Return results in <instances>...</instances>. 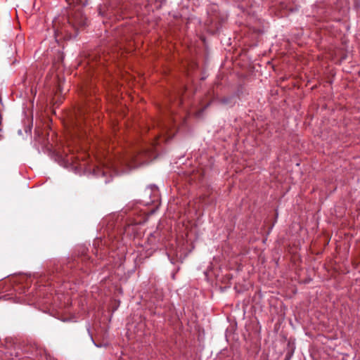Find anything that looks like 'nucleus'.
<instances>
[{
  "mask_svg": "<svg viewBox=\"0 0 360 360\" xmlns=\"http://www.w3.org/2000/svg\"><path fill=\"white\" fill-rule=\"evenodd\" d=\"M99 14L101 15H103V13H102L101 8H99Z\"/></svg>",
  "mask_w": 360,
  "mask_h": 360,
  "instance_id": "obj_11",
  "label": "nucleus"
},
{
  "mask_svg": "<svg viewBox=\"0 0 360 360\" xmlns=\"http://www.w3.org/2000/svg\"><path fill=\"white\" fill-rule=\"evenodd\" d=\"M219 102L221 104L229 105L231 106H233L236 104V101H234V96H226V97L221 98L219 99Z\"/></svg>",
  "mask_w": 360,
  "mask_h": 360,
  "instance_id": "obj_3",
  "label": "nucleus"
},
{
  "mask_svg": "<svg viewBox=\"0 0 360 360\" xmlns=\"http://www.w3.org/2000/svg\"><path fill=\"white\" fill-rule=\"evenodd\" d=\"M63 58H64V56H63V53H60V52H59V53H58V61H61V62H62V61H63Z\"/></svg>",
  "mask_w": 360,
  "mask_h": 360,
  "instance_id": "obj_8",
  "label": "nucleus"
},
{
  "mask_svg": "<svg viewBox=\"0 0 360 360\" xmlns=\"http://www.w3.org/2000/svg\"><path fill=\"white\" fill-rule=\"evenodd\" d=\"M288 352L285 354V359L284 360H290L292 356L293 355V353H294V347H291L290 346V343L288 342Z\"/></svg>",
  "mask_w": 360,
  "mask_h": 360,
  "instance_id": "obj_4",
  "label": "nucleus"
},
{
  "mask_svg": "<svg viewBox=\"0 0 360 360\" xmlns=\"http://www.w3.org/2000/svg\"><path fill=\"white\" fill-rule=\"evenodd\" d=\"M327 11H323V8H321V12H318V13H320V14H323V16H321V18L323 20H326L327 16H328V14H327Z\"/></svg>",
  "mask_w": 360,
  "mask_h": 360,
  "instance_id": "obj_6",
  "label": "nucleus"
},
{
  "mask_svg": "<svg viewBox=\"0 0 360 360\" xmlns=\"http://www.w3.org/2000/svg\"><path fill=\"white\" fill-rule=\"evenodd\" d=\"M86 26V18L82 11L77 9L68 18L67 24L60 25L56 20L53 22L56 41L58 43L63 38L69 39L77 35L78 30Z\"/></svg>",
  "mask_w": 360,
  "mask_h": 360,
  "instance_id": "obj_1",
  "label": "nucleus"
},
{
  "mask_svg": "<svg viewBox=\"0 0 360 360\" xmlns=\"http://www.w3.org/2000/svg\"><path fill=\"white\" fill-rule=\"evenodd\" d=\"M186 90H187L186 86H182V91H181V95H183V94L186 91Z\"/></svg>",
  "mask_w": 360,
  "mask_h": 360,
  "instance_id": "obj_9",
  "label": "nucleus"
},
{
  "mask_svg": "<svg viewBox=\"0 0 360 360\" xmlns=\"http://www.w3.org/2000/svg\"><path fill=\"white\" fill-rule=\"evenodd\" d=\"M212 103V101H210L208 102L207 104H205L201 109H200L198 112H197V115L198 116H200L204 112L205 110L209 108L210 106Z\"/></svg>",
  "mask_w": 360,
  "mask_h": 360,
  "instance_id": "obj_5",
  "label": "nucleus"
},
{
  "mask_svg": "<svg viewBox=\"0 0 360 360\" xmlns=\"http://www.w3.org/2000/svg\"><path fill=\"white\" fill-rule=\"evenodd\" d=\"M354 4H355V6L356 7H359V3L358 2V0H354Z\"/></svg>",
  "mask_w": 360,
  "mask_h": 360,
  "instance_id": "obj_10",
  "label": "nucleus"
},
{
  "mask_svg": "<svg viewBox=\"0 0 360 360\" xmlns=\"http://www.w3.org/2000/svg\"><path fill=\"white\" fill-rule=\"evenodd\" d=\"M25 131H26V132H27L28 131H31V127H28V130H27V129H26Z\"/></svg>",
  "mask_w": 360,
  "mask_h": 360,
  "instance_id": "obj_12",
  "label": "nucleus"
},
{
  "mask_svg": "<svg viewBox=\"0 0 360 360\" xmlns=\"http://www.w3.org/2000/svg\"><path fill=\"white\" fill-rule=\"evenodd\" d=\"M89 259V257L85 254L82 253V255L77 256L74 258H71L70 260L67 264V267L70 269H79L84 271V265L86 264L87 261Z\"/></svg>",
  "mask_w": 360,
  "mask_h": 360,
  "instance_id": "obj_2",
  "label": "nucleus"
},
{
  "mask_svg": "<svg viewBox=\"0 0 360 360\" xmlns=\"http://www.w3.org/2000/svg\"><path fill=\"white\" fill-rule=\"evenodd\" d=\"M82 6H86L88 3V0H76Z\"/></svg>",
  "mask_w": 360,
  "mask_h": 360,
  "instance_id": "obj_7",
  "label": "nucleus"
}]
</instances>
